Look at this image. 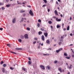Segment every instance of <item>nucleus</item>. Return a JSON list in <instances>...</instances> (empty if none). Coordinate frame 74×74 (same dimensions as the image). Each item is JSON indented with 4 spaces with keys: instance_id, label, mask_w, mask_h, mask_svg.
I'll return each instance as SVG.
<instances>
[{
    "instance_id": "f257e3e1",
    "label": "nucleus",
    "mask_w": 74,
    "mask_h": 74,
    "mask_svg": "<svg viewBox=\"0 0 74 74\" xmlns=\"http://www.w3.org/2000/svg\"><path fill=\"white\" fill-rule=\"evenodd\" d=\"M24 37L25 39H28L29 37H28V35L27 34H25L24 35Z\"/></svg>"
},
{
    "instance_id": "f03ea898",
    "label": "nucleus",
    "mask_w": 74,
    "mask_h": 74,
    "mask_svg": "<svg viewBox=\"0 0 74 74\" xmlns=\"http://www.w3.org/2000/svg\"><path fill=\"white\" fill-rule=\"evenodd\" d=\"M40 66L42 69H43V70H44V69H45V67L43 66V65H40Z\"/></svg>"
},
{
    "instance_id": "7ed1b4c3",
    "label": "nucleus",
    "mask_w": 74,
    "mask_h": 74,
    "mask_svg": "<svg viewBox=\"0 0 74 74\" xmlns=\"http://www.w3.org/2000/svg\"><path fill=\"white\" fill-rule=\"evenodd\" d=\"M29 13L30 14V15H32V16H33V12H32V10H30L29 11Z\"/></svg>"
},
{
    "instance_id": "20e7f679",
    "label": "nucleus",
    "mask_w": 74,
    "mask_h": 74,
    "mask_svg": "<svg viewBox=\"0 0 74 74\" xmlns=\"http://www.w3.org/2000/svg\"><path fill=\"white\" fill-rule=\"evenodd\" d=\"M58 70L60 71V73H62V68L61 67L59 68Z\"/></svg>"
},
{
    "instance_id": "39448f33",
    "label": "nucleus",
    "mask_w": 74,
    "mask_h": 74,
    "mask_svg": "<svg viewBox=\"0 0 74 74\" xmlns=\"http://www.w3.org/2000/svg\"><path fill=\"white\" fill-rule=\"evenodd\" d=\"M56 21H58V22H60V21H61V19H58V18H56Z\"/></svg>"
},
{
    "instance_id": "423d86ee",
    "label": "nucleus",
    "mask_w": 74,
    "mask_h": 74,
    "mask_svg": "<svg viewBox=\"0 0 74 74\" xmlns=\"http://www.w3.org/2000/svg\"><path fill=\"white\" fill-rule=\"evenodd\" d=\"M54 12H55V14L56 15H58V16L59 15L58 14V12L56 10H55Z\"/></svg>"
},
{
    "instance_id": "0eeeda50",
    "label": "nucleus",
    "mask_w": 74,
    "mask_h": 74,
    "mask_svg": "<svg viewBox=\"0 0 74 74\" xmlns=\"http://www.w3.org/2000/svg\"><path fill=\"white\" fill-rule=\"evenodd\" d=\"M41 37L42 40L44 41V40H45V39H44V35H42Z\"/></svg>"
},
{
    "instance_id": "6e6552de",
    "label": "nucleus",
    "mask_w": 74,
    "mask_h": 74,
    "mask_svg": "<svg viewBox=\"0 0 74 74\" xmlns=\"http://www.w3.org/2000/svg\"><path fill=\"white\" fill-rule=\"evenodd\" d=\"M70 66H68V69H71V68H72V67H72V65L71 64L70 65Z\"/></svg>"
},
{
    "instance_id": "1a4fd4ad",
    "label": "nucleus",
    "mask_w": 74,
    "mask_h": 74,
    "mask_svg": "<svg viewBox=\"0 0 74 74\" xmlns=\"http://www.w3.org/2000/svg\"><path fill=\"white\" fill-rule=\"evenodd\" d=\"M16 21V19H15V18H14L12 20V22L13 23H15V22Z\"/></svg>"
},
{
    "instance_id": "9d476101",
    "label": "nucleus",
    "mask_w": 74,
    "mask_h": 74,
    "mask_svg": "<svg viewBox=\"0 0 74 74\" xmlns=\"http://www.w3.org/2000/svg\"><path fill=\"white\" fill-rule=\"evenodd\" d=\"M15 49H16V50H22V49L21 48H16Z\"/></svg>"
},
{
    "instance_id": "9b49d317",
    "label": "nucleus",
    "mask_w": 74,
    "mask_h": 74,
    "mask_svg": "<svg viewBox=\"0 0 74 74\" xmlns=\"http://www.w3.org/2000/svg\"><path fill=\"white\" fill-rule=\"evenodd\" d=\"M4 69H5L4 68H2V73H5V70Z\"/></svg>"
},
{
    "instance_id": "f8f14e48",
    "label": "nucleus",
    "mask_w": 74,
    "mask_h": 74,
    "mask_svg": "<svg viewBox=\"0 0 74 74\" xmlns=\"http://www.w3.org/2000/svg\"><path fill=\"white\" fill-rule=\"evenodd\" d=\"M44 35H45V37H47V36H48V33H45L44 34Z\"/></svg>"
},
{
    "instance_id": "ddd939ff",
    "label": "nucleus",
    "mask_w": 74,
    "mask_h": 74,
    "mask_svg": "<svg viewBox=\"0 0 74 74\" xmlns=\"http://www.w3.org/2000/svg\"><path fill=\"white\" fill-rule=\"evenodd\" d=\"M42 33V32L41 31H39L38 33L39 35H40V34H41Z\"/></svg>"
},
{
    "instance_id": "4468645a",
    "label": "nucleus",
    "mask_w": 74,
    "mask_h": 74,
    "mask_svg": "<svg viewBox=\"0 0 74 74\" xmlns=\"http://www.w3.org/2000/svg\"><path fill=\"white\" fill-rule=\"evenodd\" d=\"M46 43H47V44H50L49 40H47L46 41Z\"/></svg>"
},
{
    "instance_id": "2eb2a0df",
    "label": "nucleus",
    "mask_w": 74,
    "mask_h": 74,
    "mask_svg": "<svg viewBox=\"0 0 74 74\" xmlns=\"http://www.w3.org/2000/svg\"><path fill=\"white\" fill-rule=\"evenodd\" d=\"M9 52H11V53H14V54H16V53L14 52L13 51H10Z\"/></svg>"
},
{
    "instance_id": "dca6fc26",
    "label": "nucleus",
    "mask_w": 74,
    "mask_h": 74,
    "mask_svg": "<svg viewBox=\"0 0 74 74\" xmlns=\"http://www.w3.org/2000/svg\"><path fill=\"white\" fill-rule=\"evenodd\" d=\"M69 29H70V26H68L67 28V30H69Z\"/></svg>"
},
{
    "instance_id": "f3484780",
    "label": "nucleus",
    "mask_w": 74,
    "mask_h": 74,
    "mask_svg": "<svg viewBox=\"0 0 74 74\" xmlns=\"http://www.w3.org/2000/svg\"><path fill=\"white\" fill-rule=\"evenodd\" d=\"M23 19H24V18H22L21 19V21H20V23H21L22 22H23Z\"/></svg>"
},
{
    "instance_id": "a211bd4d",
    "label": "nucleus",
    "mask_w": 74,
    "mask_h": 74,
    "mask_svg": "<svg viewBox=\"0 0 74 74\" xmlns=\"http://www.w3.org/2000/svg\"><path fill=\"white\" fill-rule=\"evenodd\" d=\"M47 67L48 69V70H50V69L51 68H50V66H47Z\"/></svg>"
},
{
    "instance_id": "6ab92c4d",
    "label": "nucleus",
    "mask_w": 74,
    "mask_h": 74,
    "mask_svg": "<svg viewBox=\"0 0 74 74\" xmlns=\"http://www.w3.org/2000/svg\"><path fill=\"white\" fill-rule=\"evenodd\" d=\"M3 66L4 67H7V64H4L3 65Z\"/></svg>"
},
{
    "instance_id": "aec40b11",
    "label": "nucleus",
    "mask_w": 74,
    "mask_h": 74,
    "mask_svg": "<svg viewBox=\"0 0 74 74\" xmlns=\"http://www.w3.org/2000/svg\"><path fill=\"white\" fill-rule=\"evenodd\" d=\"M20 38H21V39H23V35H21L20 36Z\"/></svg>"
},
{
    "instance_id": "412c9836",
    "label": "nucleus",
    "mask_w": 74,
    "mask_h": 74,
    "mask_svg": "<svg viewBox=\"0 0 74 74\" xmlns=\"http://www.w3.org/2000/svg\"><path fill=\"white\" fill-rule=\"evenodd\" d=\"M60 27V26L59 25H57V28L58 29H59Z\"/></svg>"
},
{
    "instance_id": "4be33fe9",
    "label": "nucleus",
    "mask_w": 74,
    "mask_h": 74,
    "mask_svg": "<svg viewBox=\"0 0 74 74\" xmlns=\"http://www.w3.org/2000/svg\"><path fill=\"white\" fill-rule=\"evenodd\" d=\"M66 58L67 59H70V57L66 56Z\"/></svg>"
},
{
    "instance_id": "5701e85b",
    "label": "nucleus",
    "mask_w": 74,
    "mask_h": 74,
    "mask_svg": "<svg viewBox=\"0 0 74 74\" xmlns=\"http://www.w3.org/2000/svg\"><path fill=\"white\" fill-rule=\"evenodd\" d=\"M28 63H29V64L30 65V64H32V62L30 61H29Z\"/></svg>"
},
{
    "instance_id": "b1692460",
    "label": "nucleus",
    "mask_w": 74,
    "mask_h": 74,
    "mask_svg": "<svg viewBox=\"0 0 74 74\" xmlns=\"http://www.w3.org/2000/svg\"><path fill=\"white\" fill-rule=\"evenodd\" d=\"M25 12V10H21L20 11V12L21 13H22L23 12Z\"/></svg>"
},
{
    "instance_id": "393cba45",
    "label": "nucleus",
    "mask_w": 74,
    "mask_h": 74,
    "mask_svg": "<svg viewBox=\"0 0 74 74\" xmlns=\"http://www.w3.org/2000/svg\"><path fill=\"white\" fill-rule=\"evenodd\" d=\"M56 53H59L60 52V50L58 49V50H56Z\"/></svg>"
},
{
    "instance_id": "a878e982",
    "label": "nucleus",
    "mask_w": 74,
    "mask_h": 74,
    "mask_svg": "<svg viewBox=\"0 0 74 74\" xmlns=\"http://www.w3.org/2000/svg\"><path fill=\"white\" fill-rule=\"evenodd\" d=\"M49 54H44L43 55H44L45 56H49Z\"/></svg>"
},
{
    "instance_id": "bb28decb",
    "label": "nucleus",
    "mask_w": 74,
    "mask_h": 74,
    "mask_svg": "<svg viewBox=\"0 0 74 74\" xmlns=\"http://www.w3.org/2000/svg\"><path fill=\"white\" fill-rule=\"evenodd\" d=\"M64 55L65 56H68L67 54L66 53H64Z\"/></svg>"
},
{
    "instance_id": "cd10ccee",
    "label": "nucleus",
    "mask_w": 74,
    "mask_h": 74,
    "mask_svg": "<svg viewBox=\"0 0 74 74\" xmlns=\"http://www.w3.org/2000/svg\"><path fill=\"white\" fill-rule=\"evenodd\" d=\"M10 5H6V7H9Z\"/></svg>"
},
{
    "instance_id": "c85d7f7f",
    "label": "nucleus",
    "mask_w": 74,
    "mask_h": 74,
    "mask_svg": "<svg viewBox=\"0 0 74 74\" xmlns=\"http://www.w3.org/2000/svg\"><path fill=\"white\" fill-rule=\"evenodd\" d=\"M48 23H49V24H51L52 23V21H48Z\"/></svg>"
},
{
    "instance_id": "c756f323",
    "label": "nucleus",
    "mask_w": 74,
    "mask_h": 74,
    "mask_svg": "<svg viewBox=\"0 0 74 74\" xmlns=\"http://www.w3.org/2000/svg\"><path fill=\"white\" fill-rule=\"evenodd\" d=\"M10 69H11V70H14V68H12V67H10Z\"/></svg>"
},
{
    "instance_id": "7c9ffc66",
    "label": "nucleus",
    "mask_w": 74,
    "mask_h": 74,
    "mask_svg": "<svg viewBox=\"0 0 74 74\" xmlns=\"http://www.w3.org/2000/svg\"><path fill=\"white\" fill-rule=\"evenodd\" d=\"M43 1L45 3H47V1L46 0H43Z\"/></svg>"
},
{
    "instance_id": "2f4dec72",
    "label": "nucleus",
    "mask_w": 74,
    "mask_h": 74,
    "mask_svg": "<svg viewBox=\"0 0 74 74\" xmlns=\"http://www.w3.org/2000/svg\"><path fill=\"white\" fill-rule=\"evenodd\" d=\"M7 46H8V47H11V46H10V44H8L7 45Z\"/></svg>"
},
{
    "instance_id": "473e14b6",
    "label": "nucleus",
    "mask_w": 74,
    "mask_h": 74,
    "mask_svg": "<svg viewBox=\"0 0 74 74\" xmlns=\"http://www.w3.org/2000/svg\"><path fill=\"white\" fill-rule=\"evenodd\" d=\"M4 4V3H0V5H3Z\"/></svg>"
},
{
    "instance_id": "72a5a7b5",
    "label": "nucleus",
    "mask_w": 74,
    "mask_h": 74,
    "mask_svg": "<svg viewBox=\"0 0 74 74\" xmlns=\"http://www.w3.org/2000/svg\"><path fill=\"white\" fill-rule=\"evenodd\" d=\"M27 30H29V31H30V29L29 28L27 27Z\"/></svg>"
},
{
    "instance_id": "f704fd0d",
    "label": "nucleus",
    "mask_w": 74,
    "mask_h": 74,
    "mask_svg": "<svg viewBox=\"0 0 74 74\" xmlns=\"http://www.w3.org/2000/svg\"><path fill=\"white\" fill-rule=\"evenodd\" d=\"M37 26H38V27H40V23H38Z\"/></svg>"
},
{
    "instance_id": "c9c22d12",
    "label": "nucleus",
    "mask_w": 74,
    "mask_h": 74,
    "mask_svg": "<svg viewBox=\"0 0 74 74\" xmlns=\"http://www.w3.org/2000/svg\"><path fill=\"white\" fill-rule=\"evenodd\" d=\"M58 60H55L54 61V63H58Z\"/></svg>"
},
{
    "instance_id": "e433bc0d",
    "label": "nucleus",
    "mask_w": 74,
    "mask_h": 74,
    "mask_svg": "<svg viewBox=\"0 0 74 74\" xmlns=\"http://www.w3.org/2000/svg\"><path fill=\"white\" fill-rule=\"evenodd\" d=\"M38 22L40 23L41 22V21L40 19L38 20Z\"/></svg>"
},
{
    "instance_id": "4c0bfd02",
    "label": "nucleus",
    "mask_w": 74,
    "mask_h": 74,
    "mask_svg": "<svg viewBox=\"0 0 74 74\" xmlns=\"http://www.w3.org/2000/svg\"><path fill=\"white\" fill-rule=\"evenodd\" d=\"M62 44V42H60L58 43V44L59 45H61Z\"/></svg>"
},
{
    "instance_id": "58836bf2",
    "label": "nucleus",
    "mask_w": 74,
    "mask_h": 74,
    "mask_svg": "<svg viewBox=\"0 0 74 74\" xmlns=\"http://www.w3.org/2000/svg\"><path fill=\"white\" fill-rule=\"evenodd\" d=\"M18 40L19 42H22V40L21 39H19Z\"/></svg>"
},
{
    "instance_id": "ea45409f",
    "label": "nucleus",
    "mask_w": 74,
    "mask_h": 74,
    "mask_svg": "<svg viewBox=\"0 0 74 74\" xmlns=\"http://www.w3.org/2000/svg\"><path fill=\"white\" fill-rule=\"evenodd\" d=\"M3 62H3V61H1V64H3Z\"/></svg>"
},
{
    "instance_id": "a19ab883",
    "label": "nucleus",
    "mask_w": 74,
    "mask_h": 74,
    "mask_svg": "<svg viewBox=\"0 0 74 74\" xmlns=\"http://www.w3.org/2000/svg\"><path fill=\"white\" fill-rule=\"evenodd\" d=\"M41 30L43 32H44V29L43 28H41Z\"/></svg>"
},
{
    "instance_id": "79ce46f5",
    "label": "nucleus",
    "mask_w": 74,
    "mask_h": 74,
    "mask_svg": "<svg viewBox=\"0 0 74 74\" xmlns=\"http://www.w3.org/2000/svg\"><path fill=\"white\" fill-rule=\"evenodd\" d=\"M23 70L25 71H26V69H25V68H23Z\"/></svg>"
},
{
    "instance_id": "37998d69",
    "label": "nucleus",
    "mask_w": 74,
    "mask_h": 74,
    "mask_svg": "<svg viewBox=\"0 0 74 74\" xmlns=\"http://www.w3.org/2000/svg\"><path fill=\"white\" fill-rule=\"evenodd\" d=\"M1 8H2V10H4V9H5V8L4 7H2Z\"/></svg>"
},
{
    "instance_id": "c03bdc74",
    "label": "nucleus",
    "mask_w": 74,
    "mask_h": 74,
    "mask_svg": "<svg viewBox=\"0 0 74 74\" xmlns=\"http://www.w3.org/2000/svg\"><path fill=\"white\" fill-rule=\"evenodd\" d=\"M56 4H58V5L59 4V3H58V1H56Z\"/></svg>"
},
{
    "instance_id": "a18cd8bd",
    "label": "nucleus",
    "mask_w": 74,
    "mask_h": 74,
    "mask_svg": "<svg viewBox=\"0 0 74 74\" xmlns=\"http://www.w3.org/2000/svg\"><path fill=\"white\" fill-rule=\"evenodd\" d=\"M3 29V28H0V30H1V31H2Z\"/></svg>"
},
{
    "instance_id": "49530a36",
    "label": "nucleus",
    "mask_w": 74,
    "mask_h": 74,
    "mask_svg": "<svg viewBox=\"0 0 74 74\" xmlns=\"http://www.w3.org/2000/svg\"><path fill=\"white\" fill-rule=\"evenodd\" d=\"M35 40H37V38H34Z\"/></svg>"
},
{
    "instance_id": "de8ad7c7",
    "label": "nucleus",
    "mask_w": 74,
    "mask_h": 74,
    "mask_svg": "<svg viewBox=\"0 0 74 74\" xmlns=\"http://www.w3.org/2000/svg\"><path fill=\"white\" fill-rule=\"evenodd\" d=\"M36 43V41H35V42H33V43L34 44H35Z\"/></svg>"
},
{
    "instance_id": "09e8293b",
    "label": "nucleus",
    "mask_w": 74,
    "mask_h": 74,
    "mask_svg": "<svg viewBox=\"0 0 74 74\" xmlns=\"http://www.w3.org/2000/svg\"><path fill=\"white\" fill-rule=\"evenodd\" d=\"M45 6H46V5H43L42 6V7H45Z\"/></svg>"
},
{
    "instance_id": "8fccbe9b",
    "label": "nucleus",
    "mask_w": 74,
    "mask_h": 74,
    "mask_svg": "<svg viewBox=\"0 0 74 74\" xmlns=\"http://www.w3.org/2000/svg\"><path fill=\"white\" fill-rule=\"evenodd\" d=\"M62 49H63L62 48H60V49H59V50H60V51H62Z\"/></svg>"
},
{
    "instance_id": "3c124183",
    "label": "nucleus",
    "mask_w": 74,
    "mask_h": 74,
    "mask_svg": "<svg viewBox=\"0 0 74 74\" xmlns=\"http://www.w3.org/2000/svg\"><path fill=\"white\" fill-rule=\"evenodd\" d=\"M72 58H74V54H73L72 55Z\"/></svg>"
},
{
    "instance_id": "603ef678",
    "label": "nucleus",
    "mask_w": 74,
    "mask_h": 74,
    "mask_svg": "<svg viewBox=\"0 0 74 74\" xmlns=\"http://www.w3.org/2000/svg\"><path fill=\"white\" fill-rule=\"evenodd\" d=\"M70 36H73V34H72V33L70 34Z\"/></svg>"
},
{
    "instance_id": "864d4df0",
    "label": "nucleus",
    "mask_w": 74,
    "mask_h": 74,
    "mask_svg": "<svg viewBox=\"0 0 74 74\" xmlns=\"http://www.w3.org/2000/svg\"><path fill=\"white\" fill-rule=\"evenodd\" d=\"M47 10L48 12H49V11H50V10H49V9H48Z\"/></svg>"
},
{
    "instance_id": "5fc2aeb1",
    "label": "nucleus",
    "mask_w": 74,
    "mask_h": 74,
    "mask_svg": "<svg viewBox=\"0 0 74 74\" xmlns=\"http://www.w3.org/2000/svg\"><path fill=\"white\" fill-rule=\"evenodd\" d=\"M61 39H63V36H61Z\"/></svg>"
},
{
    "instance_id": "6e6d98bb",
    "label": "nucleus",
    "mask_w": 74,
    "mask_h": 74,
    "mask_svg": "<svg viewBox=\"0 0 74 74\" xmlns=\"http://www.w3.org/2000/svg\"><path fill=\"white\" fill-rule=\"evenodd\" d=\"M71 50L72 51V52H73V53L74 54V52H73V49H71Z\"/></svg>"
},
{
    "instance_id": "4d7b16f0",
    "label": "nucleus",
    "mask_w": 74,
    "mask_h": 74,
    "mask_svg": "<svg viewBox=\"0 0 74 74\" xmlns=\"http://www.w3.org/2000/svg\"><path fill=\"white\" fill-rule=\"evenodd\" d=\"M63 30L64 31H65V30H66V28H64L63 29Z\"/></svg>"
},
{
    "instance_id": "13d9d810",
    "label": "nucleus",
    "mask_w": 74,
    "mask_h": 74,
    "mask_svg": "<svg viewBox=\"0 0 74 74\" xmlns=\"http://www.w3.org/2000/svg\"><path fill=\"white\" fill-rule=\"evenodd\" d=\"M71 19H72V18L71 17H70V20H71Z\"/></svg>"
},
{
    "instance_id": "bf43d9fd",
    "label": "nucleus",
    "mask_w": 74,
    "mask_h": 74,
    "mask_svg": "<svg viewBox=\"0 0 74 74\" xmlns=\"http://www.w3.org/2000/svg\"><path fill=\"white\" fill-rule=\"evenodd\" d=\"M62 26H64V23H63L62 24Z\"/></svg>"
},
{
    "instance_id": "052dcab7",
    "label": "nucleus",
    "mask_w": 74,
    "mask_h": 74,
    "mask_svg": "<svg viewBox=\"0 0 74 74\" xmlns=\"http://www.w3.org/2000/svg\"><path fill=\"white\" fill-rule=\"evenodd\" d=\"M60 16L61 17H62L63 16V15L62 14H61Z\"/></svg>"
},
{
    "instance_id": "680f3d73",
    "label": "nucleus",
    "mask_w": 74,
    "mask_h": 74,
    "mask_svg": "<svg viewBox=\"0 0 74 74\" xmlns=\"http://www.w3.org/2000/svg\"><path fill=\"white\" fill-rule=\"evenodd\" d=\"M28 7H30V8L32 7L31 6H27Z\"/></svg>"
},
{
    "instance_id": "e2e57ef3",
    "label": "nucleus",
    "mask_w": 74,
    "mask_h": 74,
    "mask_svg": "<svg viewBox=\"0 0 74 74\" xmlns=\"http://www.w3.org/2000/svg\"><path fill=\"white\" fill-rule=\"evenodd\" d=\"M25 14H23V16H25Z\"/></svg>"
},
{
    "instance_id": "0e129e2a",
    "label": "nucleus",
    "mask_w": 74,
    "mask_h": 74,
    "mask_svg": "<svg viewBox=\"0 0 74 74\" xmlns=\"http://www.w3.org/2000/svg\"><path fill=\"white\" fill-rule=\"evenodd\" d=\"M29 60H31V59L30 58H29Z\"/></svg>"
},
{
    "instance_id": "69168bd1",
    "label": "nucleus",
    "mask_w": 74,
    "mask_h": 74,
    "mask_svg": "<svg viewBox=\"0 0 74 74\" xmlns=\"http://www.w3.org/2000/svg\"><path fill=\"white\" fill-rule=\"evenodd\" d=\"M7 2H8L9 1V0H6Z\"/></svg>"
},
{
    "instance_id": "338daca9",
    "label": "nucleus",
    "mask_w": 74,
    "mask_h": 74,
    "mask_svg": "<svg viewBox=\"0 0 74 74\" xmlns=\"http://www.w3.org/2000/svg\"><path fill=\"white\" fill-rule=\"evenodd\" d=\"M54 41H56V39H54Z\"/></svg>"
},
{
    "instance_id": "774afa93",
    "label": "nucleus",
    "mask_w": 74,
    "mask_h": 74,
    "mask_svg": "<svg viewBox=\"0 0 74 74\" xmlns=\"http://www.w3.org/2000/svg\"><path fill=\"white\" fill-rule=\"evenodd\" d=\"M70 74V72H68L67 74Z\"/></svg>"
}]
</instances>
